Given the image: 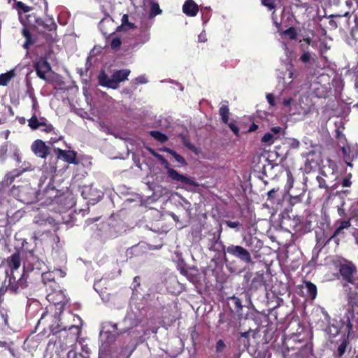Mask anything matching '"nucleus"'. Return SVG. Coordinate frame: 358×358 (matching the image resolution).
Instances as JSON below:
<instances>
[{
  "mask_svg": "<svg viewBox=\"0 0 358 358\" xmlns=\"http://www.w3.org/2000/svg\"><path fill=\"white\" fill-rule=\"evenodd\" d=\"M8 266V278L6 282V290L17 292L26 287V280L24 278L23 271L20 270L21 265L20 255L13 254L6 259Z\"/></svg>",
  "mask_w": 358,
  "mask_h": 358,
  "instance_id": "nucleus-1",
  "label": "nucleus"
},
{
  "mask_svg": "<svg viewBox=\"0 0 358 358\" xmlns=\"http://www.w3.org/2000/svg\"><path fill=\"white\" fill-rule=\"evenodd\" d=\"M299 91L294 93L287 99H284L282 103L289 115L307 116L313 110L312 101L309 96L305 94H300Z\"/></svg>",
  "mask_w": 358,
  "mask_h": 358,
  "instance_id": "nucleus-2",
  "label": "nucleus"
},
{
  "mask_svg": "<svg viewBox=\"0 0 358 358\" xmlns=\"http://www.w3.org/2000/svg\"><path fill=\"white\" fill-rule=\"evenodd\" d=\"M138 321L133 317V315L129 313L123 320L121 326L118 328L117 324L108 322L103 327V329L100 332L101 341L104 343H112L115 341V337L120 334L126 332L128 329L137 326Z\"/></svg>",
  "mask_w": 358,
  "mask_h": 358,
  "instance_id": "nucleus-3",
  "label": "nucleus"
},
{
  "mask_svg": "<svg viewBox=\"0 0 358 358\" xmlns=\"http://www.w3.org/2000/svg\"><path fill=\"white\" fill-rule=\"evenodd\" d=\"M57 288L52 289V292L47 294V300L52 303L57 309L62 311L68 302V299L62 290H57Z\"/></svg>",
  "mask_w": 358,
  "mask_h": 358,
  "instance_id": "nucleus-4",
  "label": "nucleus"
},
{
  "mask_svg": "<svg viewBox=\"0 0 358 358\" xmlns=\"http://www.w3.org/2000/svg\"><path fill=\"white\" fill-rule=\"evenodd\" d=\"M339 271L341 275L348 282L355 284L358 287V279L354 280L353 278V275L356 273L357 268L352 262L345 261L344 263L341 264Z\"/></svg>",
  "mask_w": 358,
  "mask_h": 358,
  "instance_id": "nucleus-5",
  "label": "nucleus"
},
{
  "mask_svg": "<svg viewBox=\"0 0 358 358\" xmlns=\"http://www.w3.org/2000/svg\"><path fill=\"white\" fill-rule=\"evenodd\" d=\"M312 352V348L310 345H306L301 348H288L283 352L284 358H308Z\"/></svg>",
  "mask_w": 358,
  "mask_h": 358,
  "instance_id": "nucleus-6",
  "label": "nucleus"
},
{
  "mask_svg": "<svg viewBox=\"0 0 358 358\" xmlns=\"http://www.w3.org/2000/svg\"><path fill=\"white\" fill-rule=\"evenodd\" d=\"M165 169L166 170L168 177L171 180L175 182H180L185 185H189L195 187L198 186L192 178H189L185 175L180 174L177 171L171 168L170 164L168 166V168H166Z\"/></svg>",
  "mask_w": 358,
  "mask_h": 358,
  "instance_id": "nucleus-7",
  "label": "nucleus"
},
{
  "mask_svg": "<svg viewBox=\"0 0 358 358\" xmlns=\"http://www.w3.org/2000/svg\"><path fill=\"white\" fill-rule=\"evenodd\" d=\"M226 250L229 254L245 263L252 262L250 252L242 246L231 245L227 248Z\"/></svg>",
  "mask_w": 358,
  "mask_h": 358,
  "instance_id": "nucleus-8",
  "label": "nucleus"
},
{
  "mask_svg": "<svg viewBox=\"0 0 358 358\" xmlns=\"http://www.w3.org/2000/svg\"><path fill=\"white\" fill-rule=\"evenodd\" d=\"M65 275V273L60 269H56L53 271L43 273L42 274V280L44 284H48L50 289L59 288V285L55 282L56 277L63 278Z\"/></svg>",
  "mask_w": 358,
  "mask_h": 358,
  "instance_id": "nucleus-9",
  "label": "nucleus"
},
{
  "mask_svg": "<svg viewBox=\"0 0 358 358\" xmlns=\"http://www.w3.org/2000/svg\"><path fill=\"white\" fill-rule=\"evenodd\" d=\"M31 150L36 156L42 159H45L49 154V148L41 139H37L32 143Z\"/></svg>",
  "mask_w": 358,
  "mask_h": 358,
  "instance_id": "nucleus-10",
  "label": "nucleus"
},
{
  "mask_svg": "<svg viewBox=\"0 0 358 358\" xmlns=\"http://www.w3.org/2000/svg\"><path fill=\"white\" fill-rule=\"evenodd\" d=\"M55 152L57 155L58 159H62L69 164H76L77 153L73 150H64L60 148L55 149Z\"/></svg>",
  "mask_w": 358,
  "mask_h": 358,
  "instance_id": "nucleus-11",
  "label": "nucleus"
},
{
  "mask_svg": "<svg viewBox=\"0 0 358 358\" xmlns=\"http://www.w3.org/2000/svg\"><path fill=\"white\" fill-rule=\"evenodd\" d=\"M35 69L38 76L43 80L47 79L46 75L51 71L49 63L43 59L36 63Z\"/></svg>",
  "mask_w": 358,
  "mask_h": 358,
  "instance_id": "nucleus-12",
  "label": "nucleus"
},
{
  "mask_svg": "<svg viewBox=\"0 0 358 358\" xmlns=\"http://www.w3.org/2000/svg\"><path fill=\"white\" fill-rule=\"evenodd\" d=\"M99 82L101 86L117 89V84L113 81V75L109 77L104 71L100 73Z\"/></svg>",
  "mask_w": 358,
  "mask_h": 358,
  "instance_id": "nucleus-13",
  "label": "nucleus"
},
{
  "mask_svg": "<svg viewBox=\"0 0 358 358\" xmlns=\"http://www.w3.org/2000/svg\"><path fill=\"white\" fill-rule=\"evenodd\" d=\"M341 150L347 165L351 166L352 164L350 162L357 156V149L347 145L342 147Z\"/></svg>",
  "mask_w": 358,
  "mask_h": 358,
  "instance_id": "nucleus-14",
  "label": "nucleus"
},
{
  "mask_svg": "<svg viewBox=\"0 0 358 358\" xmlns=\"http://www.w3.org/2000/svg\"><path fill=\"white\" fill-rule=\"evenodd\" d=\"M183 12L189 16H195L198 13V6L192 0H187L183 6Z\"/></svg>",
  "mask_w": 358,
  "mask_h": 358,
  "instance_id": "nucleus-15",
  "label": "nucleus"
},
{
  "mask_svg": "<svg viewBox=\"0 0 358 358\" xmlns=\"http://www.w3.org/2000/svg\"><path fill=\"white\" fill-rule=\"evenodd\" d=\"M8 266H7L6 262L5 264L0 266V294H3L6 292V282L8 278Z\"/></svg>",
  "mask_w": 358,
  "mask_h": 358,
  "instance_id": "nucleus-16",
  "label": "nucleus"
},
{
  "mask_svg": "<svg viewBox=\"0 0 358 358\" xmlns=\"http://www.w3.org/2000/svg\"><path fill=\"white\" fill-rule=\"evenodd\" d=\"M143 7L146 10L147 8H150V16L155 17L161 13L162 10L159 8V4L155 3L154 0H143Z\"/></svg>",
  "mask_w": 358,
  "mask_h": 358,
  "instance_id": "nucleus-17",
  "label": "nucleus"
},
{
  "mask_svg": "<svg viewBox=\"0 0 358 358\" xmlns=\"http://www.w3.org/2000/svg\"><path fill=\"white\" fill-rule=\"evenodd\" d=\"M130 73V71L129 69H122L116 71L113 73V81L117 84V88L119 87L120 83L127 79Z\"/></svg>",
  "mask_w": 358,
  "mask_h": 358,
  "instance_id": "nucleus-18",
  "label": "nucleus"
},
{
  "mask_svg": "<svg viewBox=\"0 0 358 358\" xmlns=\"http://www.w3.org/2000/svg\"><path fill=\"white\" fill-rule=\"evenodd\" d=\"M350 226H351V222H350V220L340 221L339 226L334 231L331 238H336V237H338L340 236L343 237L344 236L343 230L348 229Z\"/></svg>",
  "mask_w": 358,
  "mask_h": 358,
  "instance_id": "nucleus-19",
  "label": "nucleus"
},
{
  "mask_svg": "<svg viewBox=\"0 0 358 358\" xmlns=\"http://www.w3.org/2000/svg\"><path fill=\"white\" fill-rule=\"evenodd\" d=\"M45 118L41 117L38 119L35 114L28 120V125L32 130H36L44 124Z\"/></svg>",
  "mask_w": 358,
  "mask_h": 358,
  "instance_id": "nucleus-20",
  "label": "nucleus"
},
{
  "mask_svg": "<svg viewBox=\"0 0 358 358\" xmlns=\"http://www.w3.org/2000/svg\"><path fill=\"white\" fill-rule=\"evenodd\" d=\"M15 76V69H12L5 73L0 75V85L6 86L8 83Z\"/></svg>",
  "mask_w": 358,
  "mask_h": 358,
  "instance_id": "nucleus-21",
  "label": "nucleus"
},
{
  "mask_svg": "<svg viewBox=\"0 0 358 358\" xmlns=\"http://www.w3.org/2000/svg\"><path fill=\"white\" fill-rule=\"evenodd\" d=\"M348 345V338L343 337L341 343L338 345L337 350L335 352L336 358H342V356L346 351L347 346Z\"/></svg>",
  "mask_w": 358,
  "mask_h": 358,
  "instance_id": "nucleus-22",
  "label": "nucleus"
},
{
  "mask_svg": "<svg viewBox=\"0 0 358 358\" xmlns=\"http://www.w3.org/2000/svg\"><path fill=\"white\" fill-rule=\"evenodd\" d=\"M22 34L26 39L23 47L24 49L28 50L29 48L34 43V41L32 39L31 35L27 27L22 29Z\"/></svg>",
  "mask_w": 358,
  "mask_h": 358,
  "instance_id": "nucleus-23",
  "label": "nucleus"
},
{
  "mask_svg": "<svg viewBox=\"0 0 358 358\" xmlns=\"http://www.w3.org/2000/svg\"><path fill=\"white\" fill-rule=\"evenodd\" d=\"M122 24L120 27H117V31H122V30H129L134 29L135 27L134 24L131 22H129L128 16L127 15L124 14L121 20Z\"/></svg>",
  "mask_w": 358,
  "mask_h": 358,
  "instance_id": "nucleus-24",
  "label": "nucleus"
},
{
  "mask_svg": "<svg viewBox=\"0 0 358 358\" xmlns=\"http://www.w3.org/2000/svg\"><path fill=\"white\" fill-rule=\"evenodd\" d=\"M305 288L306 289L310 299L314 300L317 294V287L310 281L305 282Z\"/></svg>",
  "mask_w": 358,
  "mask_h": 358,
  "instance_id": "nucleus-25",
  "label": "nucleus"
},
{
  "mask_svg": "<svg viewBox=\"0 0 358 358\" xmlns=\"http://www.w3.org/2000/svg\"><path fill=\"white\" fill-rule=\"evenodd\" d=\"M287 174V183L285 185V189L287 193H289L291 189L293 187V184L294 182V177L289 169L286 170Z\"/></svg>",
  "mask_w": 358,
  "mask_h": 358,
  "instance_id": "nucleus-26",
  "label": "nucleus"
},
{
  "mask_svg": "<svg viewBox=\"0 0 358 358\" xmlns=\"http://www.w3.org/2000/svg\"><path fill=\"white\" fill-rule=\"evenodd\" d=\"M220 115L224 123L227 124L229 120V110L228 106H222L220 108Z\"/></svg>",
  "mask_w": 358,
  "mask_h": 358,
  "instance_id": "nucleus-27",
  "label": "nucleus"
},
{
  "mask_svg": "<svg viewBox=\"0 0 358 358\" xmlns=\"http://www.w3.org/2000/svg\"><path fill=\"white\" fill-rule=\"evenodd\" d=\"M14 1H15L14 8L15 9H17L19 12H20V10H22L23 13H28L31 10V9H32L31 7L26 6L22 1H17L16 0H14Z\"/></svg>",
  "mask_w": 358,
  "mask_h": 358,
  "instance_id": "nucleus-28",
  "label": "nucleus"
},
{
  "mask_svg": "<svg viewBox=\"0 0 358 358\" xmlns=\"http://www.w3.org/2000/svg\"><path fill=\"white\" fill-rule=\"evenodd\" d=\"M275 138L272 133L268 132L264 135L262 142L266 145H271L274 143Z\"/></svg>",
  "mask_w": 358,
  "mask_h": 358,
  "instance_id": "nucleus-29",
  "label": "nucleus"
},
{
  "mask_svg": "<svg viewBox=\"0 0 358 358\" xmlns=\"http://www.w3.org/2000/svg\"><path fill=\"white\" fill-rule=\"evenodd\" d=\"M101 6L102 8L103 12L108 13L109 11L113 10L112 0H101Z\"/></svg>",
  "mask_w": 358,
  "mask_h": 358,
  "instance_id": "nucleus-30",
  "label": "nucleus"
},
{
  "mask_svg": "<svg viewBox=\"0 0 358 358\" xmlns=\"http://www.w3.org/2000/svg\"><path fill=\"white\" fill-rule=\"evenodd\" d=\"M150 135L159 142L164 143L167 140V137L162 133L158 131H150Z\"/></svg>",
  "mask_w": 358,
  "mask_h": 358,
  "instance_id": "nucleus-31",
  "label": "nucleus"
},
{
  "mask_svg": "<svg viewBox=\"0 0 358 358\" xmlns=\"http://www.w3.org/2000/svg\"><path fill=\"white\" fill-rule=\"evenodd\" d=\"M348 303L352 306H358V294L356 292H351L348 297Z\"/></svg>",
  "mask_w": 358,
  "mask_h": 358,
  "instance_id": "nucleus-32",
  "label": "nucleus"
},
{
  "mask_svg": "<svg viewBox=\"0 0 358 358\" xmlns=\"http://www.w3.org/2000/svg\"><path fill=\"white\" fill-rule=\"evenodd\" d=\"M20 175V173L17 171H13L9 173H8L6 176V182L7 184H10L13 180L15 178V177L18 176Z\"/></svg>",
  "mask_w": 358,
  "mask_h": 358,
  "instance_id": "nucleus-33",
  "label": "nucleus"
},
{
  "mask_svg": "<svg viewBox=\"0 0 358 358\" xmlns=\"http://www.w3.org/2000/svg\"><path fill=\"white\" fill-rule=\"evenodd\" d=\"M152 153L157 159H158L160 161L161 164L164 166V169L168 168L169 163L162 155L155 152L153 150L152 151Z\"/></svg>",
  "mask_w": 358,
  "mask_h": 358,
  "instance_id": "nucleus-34",
  "label": "nucleus"
},
{
  "mask_svg": "<svg viewBox=\"0 0 358 358\" xmlns=\"http://www.w3.org/2000/svg\"><path fill=\"white\" fill-rule=\"evenodd\" d=\"M121 44L122 42L120 39L119 38L115 37L112 39L110 45L113 50H117L120 48Z\"/></svg>",
  "mask_w": 358,
  "mask_h": 358,
  "instance_id": "nucleus-35",
  "label": "nucleus"
},
{
  "mask_svg": "<svg viewBox=\"0 0 358 358\" xmlns=\"http://www.w3.org/2000/svg\"><path fill=\"white\" fill-rule=\"evenodd\" d=\"M352 38L350 40L349 43L350 45L354 46L355 50L358 52V38H355V33L354 31L351 34Z\"/></svg>",
  "mask_w": 358,
  "mask_h": 358,
  "instance_id": "nucleus-36",
  "label": "nucleus"
},
{
  "mask_svg": "<svg viewBox=\"0 0 358 358\" xmlns=\"http://www.w3.org/2000/svg\"><path fill=\"white\" fill-rule=\"evenodd\" d=\"M283 34L287 35L291 39H294L296 36V31L294 28L291 27L283 32Z\"/></svg>",
  "mask_w": 358,
  "mask_h": 358,
  "instance_id": "nucleus-37",
  "label": "nucleus"
},
{
  "mask_svg": "<svg viewBox=\"0 0 358 358\" xmlns=\"http://www.w3.org/2000/svg\"><path fill=\"white\" fill-rule=\"evenodd\" d=\"M312 59H313V55L308 52H303V54L301 57V60L303 63H307L310 62Z\"/></svg>",
  "mask_w": 358,
  "mask_h": 358,
  "instance_id": "nucleus-38",
  "label": "nucleus"
},
{
  "mask_svg": "<svg viewBox=\"0 0 358 358\" xmlns=\"http://www.w3.org/2000/svg\"><path fill=\"white\" fill-rule=\"evenodd\" d=\"M41 128V130L46 133H50L54 130V128L51 124L46 123L45 119L44 120V124L42 125Z\"/></svg>",
  "mask_w": 358,
  "mask_h": 358,
  "instance_id": "nucleus-39",
  "label": "nucleus"
},
{
  "mask_svg": "<svg viewBox=\"0 0 358 358\" xmlns=\"http://www.w3.org/2000/svg\"><path fill=\"white\" fill-rule=\"evenodd\" d=\"M225 348V344L222 340H219L215 345L217 352H222Z\"/></svg>",
  "mask_w": 358,
  "mask_h": 358,
  "instance_id": "nucleus-40",
  "label": "nucleus"
},
{
  "mask_svg": "<svg viewBox=\"0 0 358 358\" xmlns=\"http://www.w3.org/2000/svg\"><path fill=\"white\" fill-rule=\"evenodd\" d=\"M267 101L268 102L271 106H275V96L272 93H268L266 96Z\"/></svg>",
  "mask_w": 358,
  "mask_h": 358,
  "instance_id": "nucleus-41",
  "label": "nucleus"
},
{
  "mask_svg": "<svg viewBox=\"0 0 358 358\" xmlns=\"http://www.w3.org/2000/svg\"><path fill=\"white\" fill-rule=\"evenodd\" d=\"M113 20H111V18L110 17H106L103 20H102L101 22H100V24H99V27L101 30H103V29L104 28L105 25L106 24H113Z\"/></svg>",
  "mask_w": 358,
  "mask_h": 358,
  "instance_id": "nucleus-42",
  "label": "nucleus"
},
{
  "mask_svg": "<svg viewBox=\"0 0 358 358\" xmlns=\"http://www.w3.org/2000/svg\"><path fill=\"white\" fill-rule=\"evenodd\" d=\"M288 143L292 148H297L300 145V142L296 138H289Z\"/></svg>",
  "mask_w": 358,
  "mask_h": 358,
  "instance_id": "nucleus-43",
  "label": "nucleus"
},
{
  "mask_svg": "<svg viewBox=\"0 0 358 358\" xmlns=\"http://www.w3.org/2000/svg\"><path fill=\"white\" fill-rule=\"evenodd\" d=\"M262 4L266 6L269 10L274 8V0H262Z\"/></svg>",
  "mask_w": 358,
  "mask_h": 358,
  "instance_id": "nucleus-44",
  "label": "nucleus"
},
{
  "mask_svg": "<svg viewBox=\"0 0 358 358\" xmlns=\"http://www.w3.org/2000/svg\"><path fill=\"white\" fill-rule=\"evenodd\" d=\"M224 223L227 225V227H230V228H236L239 226H241V223L239 222H232V221H230V220H227L224 222Z\"/></svg>",
  "mask_w": 358,
  "mask_h": 358,
  "instance_id": "nucleus-45",
  "label": "nucleus"
},
{
  "mask_svg": "<svg viewBox=\"0 0 358 358\" xmlns=\"http://www.w3.org/2000/svg\"><path fill=\"white\" fill-rule=\"evenodd\" d=\"M317 180L318 182L319 187H320V188H327V185H326V181L323 178H322L320 176H317Z\"/></svg>",
  "mask_w": 358,
  "mask_h": 358,
  "instance_id": "nucleus-46",
  "label": "nucleus"
},
{
  "mask_svg": "<svg viewBox=\"0 0 358 358\" xmlns=\"http://www.w3.org/2000/svg\"><path fill=\"white\" fill-rule=\"evenodd\" d=\"M173 157L175 158L176 162H178V163H180L182 165L186 164V162H185V159L181 155H178V154H175Z\"/></svg>",
  "mask_w": 358,
  "mask_h": 358,
  "instance_id": "nucleus-47",
  "label": "nucleus"
},
{
  "mask_svg": "<svg viewBox=\"0 0 358 358\" xmlns=\"http://www.w3.org/2000/svg\"><path fill=\"white\" fill-rule=\"evenodd\" d=\"M287 74L288 76V78L290 79L291 80L289 81V82H287L286 80H285V83H287L288 85L291 84L292 83V79H293V77H294V71L292 69H287Z\"/></svg>",
  "mask_w": 358,
  "mask_h": 358,
  "instance_id": "nucleus-48",
  "label": "nucleus"
},
{
  "mask_svg": "<svg viewBox=\"0 0 358 358\" xmlns=\"http://www.w3.org/2000/svg\"><path fill=\"white\" fill-rule=\"evenodd\" d=\"M207 41V37L205 31H202L198 36V41L200 43H204Z\"/></svg>",
  "mask_w": 358,
  "mask_h": 358,
  "instance_id": "nucleus-49",
  "label": "nucleus"
},
{
  "mask_svg": "<svg viewBox=\"0 0 358 358\" xmlns=\"http://www.w3.org/2000/svg\"><path fill=\"white\" fill-rule=\"evenodd\" d=\"M13 158L15 160H16L17 162H21V157H20V152L18 149H16L15 151L13 153Z\"/></svg>",
  "mask_w": 358,
  "mask_h": 358,
  "instance_id": "nucleus-50",
  "label": "nucleus"
},
{
  "mask_svg": "<svg viewBox=\"0 0 358 358\" xmlns=\"http://www.w3.org/2000/svg\"><path fill=\"white\" fill-rule=\"evenodd\" d=\"M229 127L231 129V130L234 133L235 135H238L239 129L235 124H234L233 123H229Z\"/></svg>",
  "mask_w": 358,
  "mask_h": 358,
  "instance_id": "nucleus-51",
  "label": "nucleus"
},
{
  "mask_svg": "<svg viewBox=\"0 0 358 358\" xmlns=\"http://www.w3.org/2000/svg\"><path fill=\"white\" fill-rule=\"evenodd\" d=\"M136 81L139 83L144 84L148 82L147 78L145 76H140L136 78Z\"/></svg>",
  "mask_w": 358,
  "mask_h": 358,
  "instance_id": "nucleus-52",
  "label": "nucleus"
},
{
  "mask_svg": "<svg viewBox=\"0 0 358 358\" xmlns=\"http://www.w3.org/2000/svg\"><path fill=\"white\" fill-rule=\"evenodd\" d=\"M351 185V181L350 178H346L343 179L342 182L343 187H350Z\"/></svg>",
  "mask_w": 358,
  "mask_h": 358,
  "instance_id": "nucleus-53",
  "label": "nucleus"
},
{
  "mask_svg": "<svg viewBox=\"0 0 358 358\" xmlns=\"http://www.w3.org/2000/svg\"><path fill=\"white\" fill-rule=\"evenodd\" d=\"M282 130V129L281 127H275L271 128L270 133H272L273 135H275V134L280 133Z\"/></svg>",
  "mask_w": 358,
  "mask_h": 358,
  "instance_id": "nucleus-54",
  "label": "nucleus"
},
{
  "mask_svg": "<svg viewBox=\"0 0 358 358\" xmlns=\"http://www.w3.org/2000/svg\"><path fill=\"white\" fill-rule=\"evenodd\" d=\"M275 190L274 189L270 190L268 192V199H272L275 196Z\"/></svg>",
  "mask_w": 358,
  "mask_h": 358,
  "instance_id": "nucleus-55",
  "label": "nucleus"
},
{
  "mask_svg": "<svg viewBox=\"0 0 358 358\" xmlns=\"http://www.w3.org/2000/svg\"><path fill=\"white\" fill-rule=\"evenodd\" d=\"M251 332H252L251 330H249V331H245V332H242L241 334V337H243V338H248L250 336V334H251Z\"/></svg>",
  "mask_w": 358,
  "mask_h": 358,
  "instance_id": "nucleus-56",
  "label": "nucleus"
},
{
  "mask_svg": "<svg viewBox=\"0 0 358 358\" xmlns=\"http://www.w3.org/2000/svg\"><path fill=\"white\" fill-rule=\"evenodd\" d=\"M164 150L169 153H170L171 155H173V157L174 156L175 154H177L174 150L170 149V148H165Z\"/></svg>",
  "mask_w": 358,
  "mask_h": 358,
  "instance_id": "nucleus-57",
  "label": "nucleus"
},
{
  "mask_svg": "<svg viewBox=\"0 0 358 358\" xmlns=\"http://www.w3.org/2000/svg\"><path fill=\"white\" fill-rule=\"evenodd\" d=\"M59 139H60V138H50V141H49V143L52 145V144H54L55 143H56V142H57L58 140H59Z\"/></svg>",
  "mask_w": 358,
  "mask_h": 358,
  "instance_id": "nucleus-58",
  "label": "nucleus"
},
{
  "mask_svg": "<svg viewBox=\"0 0 358 358\" xmlns=\"http://www.w3.org/2000/svg\"><path fill=\"white\" fill-rule=\"evenodd\" d=\"M348 331L350 333V331L352 330V324H351V322L350 321L348 322Z\"/></svg>",
  "mask_w": 358,
  "mask_h": 358,
  "instance_id": "nucleus-59",
  "label": "nucleus"
},
{
  "mask_svg": "<svg viewBox=\"0 0 358 358\" xmlns=\"http://www.w3.org/2000/svg\"><path fill=\"white\" fill-rule=\"evenodd\" d=\"M355 87L356 88H358V78H356L355 80Z\"/></svg>",
  "mask_w": 358,
  "mask_h": 358,
  "instance_id": "nucleus-60",
  "label": "nucleus"
},
{
  "mask_svg": "<svg viewBox=\"0 0 358 358\" xmlns=\"http://www.w3.org/2000/svg\"><path fill=\"white\" fill-rule=\"evenodd\" d=\"M6 343L0 341V346L4 347V346H6Z\"/></svg>",
  "mask_w": 358,
  "mask_h": 358,
  "instance_id": "nucleus-61",
  "label": "nucleus"
},
{
  "mask_svg": "<svg viewBox=\"0 0 358 358\" xmlns=\"http://www.w3.org/2000/svg\"><path fill=\"white\" fill-rule=\"evenodd\" d=\"M285 91L286 94H292V92H289V90L288 88H286L285 90Z\"/></svg>",
  "mask_w": 358,
  "mask_h": 358,
  "instance_id": "nucleus-62",
  "label": "nucleus"
},
{
  "mask_svg": "<svg viewBox=\"0 0 358 358\" xmlns=\"http://www.w3.org/2000/svg\"><path fill=\"white\" fill-rule=\"evenodd\" d=\"M257 128L256 125H254L252 127L250 128V131H253Z\"/></svg>",
  "mask_w": 358,
  "mask_h": 358,
  "instance_id": "nucleus-63",
  "label": "nucleus"
},
{
  "mask_svg": "<svg viewBox=\"0 0 358 358\" xmlns=\"http://www.w3.org/2000/svg\"><path fill=\"white\" fill-rule=\"evenodd\" d=\"M236 305L238 306H241V303L239 301H236Z\"/></svg>",
  "mask_w": 358,
  "mask_h": 358,
  "instance_id": "nucleus-64",
  "label": "nucleus"
}]
</instances>
